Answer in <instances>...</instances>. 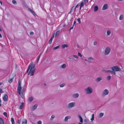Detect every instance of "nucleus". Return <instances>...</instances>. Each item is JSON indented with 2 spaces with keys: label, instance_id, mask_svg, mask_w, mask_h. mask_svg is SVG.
I'll return each mask as SVG.
<instances>
[{
  "label": "nucleus",
  "instance_id": "63",
  "mask_svg": "<svg viewBox=\"0 0 124 124\" xmlns=\"http://www.w3.org/2000/svg\"><path fill=\"white\" fill-rule=\"evenodd\" d=\"M44 85H46V84L45 83H44Z\"/></svg>",
  "mask_w": 124,
  "mask_h": 124
},
{
  "label": "nucleus",
  "instance_id": "12",
  "mask_svg": "<svg viewBox=\"0 0 124 124\" xmlns=\"http://www.w3.org/2000/svg\"><path fill=\"white\" fill-rule=\"evenodd\" d=\"M24 103L23 102H22L20 105L19 108L20 109H22L24 107Z\"/></svg>",
  "mask_w": 124,
  "mask_h": 124
},
{
  "label": "nucleus",
  "instance_id": "25",
  "mask_svg": "<svg viewBox=\"0 0 124 124\" xmlns=\"http://www.w3.org/2000/svg\"><path fill=\"white\" fill-rule=\"evenodd\" d=\"M98 9V8L97 6H95L94 8V11H97Z\"/></svg>",
  "mask_w": 124,
  "mask_h": 124
},
{
  "label": "nucleus",
  "instance_id": "27",
  "mask_svg": "<svg viewBox=\"0 0 124 124\" xmlns=\"http://www.w3.org/2000/svg\"><path fill=\"white\" fill-rule=\"evenodd\" d=\"M84 3L82 1L81 2L80 6V9H81V8L84 6Z\"/></svg>",
  "mask_w": 124,
  "mask_h": 124
},
{
  "label": "nucleus",
  "instance_id": "7",
  "mask_svg": "<svg viewBox=\"0 0 124 124\" xmlns=\"http://www.w3.org/2000/svg\"><path fill=\"white\" fill-rule=\"evenodd\" d=\"M109 93L107 89L103 91V93L102 94V95L103 96H104L108 95Z\"/></svg>",
  "mask_w": 124,
  "mask_h": 124
},
{
  "label": "nucleus",
  "instance_id": "62",
  "mask_svg": "<svg viewBox=\"0 0 124 124\" xmlns=\"http://www.w3.org/2000/svg\"><path fill=\"white\" fill-rule=\"evenodd\" d=\"M1 100L0 99V104L1 103Z\"/></svg>",
  "mask_w": 124,
  "mask_h": 124
},
{
  "label": "nucleus",
  "instance_id": "1",
  "mask_svg": "<svg viewBox=\"0 0 124 124\" xmlns=\"http://www.w3.org/2000/svg\"><path fill=\"white\" fill-rule=\"evenodd\" d=\"M35 66L34 64H31L28 67L27 72L28 73V74L30 75V76H33L34 75L35 72V70H33L35 67Z\"/></svg>",
  "mask_w": 124,
  "mask_h": 124
},
{
  "label": "nucleus",
  "instance_id": "55",
  "mask_svg": "<svg viewBox=\"0 0 124 124\" xmlns=\"http://www.w3.org/2000/svg\"><path fill=\"white\" fill-rule=\"evenodd\" d=\"M2 91V89H1V88H0V93Z\"/></svg>",
  "mask_w": 124,
  "mask_h": 124
},
{
  "label": "nucleus",
  "instance_id": "60",
  "mask_svg": "<svg viewBox=\"0 0 124 124\" xmlns=\"http://www.w3.org/2000/svg\"><path fill=\"white\" fill-rule=\"evenodd\" d=\"M0 4H1V5H2V2H1V1H0Z\"/></svg>",
  "mask_w": 124,
  "mask_h": 124
},
{
  "label": "nucleus",
  "instance_id": "59",
  "mask_svg": "<svg viewBox=\"0 0 124 124\" xmlns=\"http://www.w3.org/2000/svg\"><path fill=\"white\" fill-rule=\"evenodd\" d=\"M3 84L2 83H0V85H1Z\"/></svg>",
  "mask_w": 124,
  "mask_h": 124
},
{
  "label": "nucleus",
  "instance_id": "52",
  "mask_svg": "<svg viewBox=\"0 0 124 124\" xmlns=\"http://www.w3.org/2000/svg\"><path fill=\"white\" fill-rule=\"evenodd\" d=\"M54 35H53L51 37V38H52V39H53V38H54Z\"/></svg>",
  "mask_w": 124,
  "mask_h": 124
},
{
  "label": "nucleus",
  "instance_id": "20",
  "mask_svg": "<svg viewBox=\"0 0 124 124\" xmlns=\"http://www.w3.org/2000/svg\"><path fill=\"white\" fill-rule=\"evenodd\" d=\"M102 79V78L101 77H98L96 79V81L99 82Z\"/></svg>",
  "mask_w": 124,
  "mask_h": 124
},
{
  "label": "nucleus",
  "instance_id": "3",
  "mask_svg": "<svg viewBox=\"0 0 124 124\" xmlns=\"http://www.w3.org/2000/svg\"><path fill=\"white\" fill-rule=\"evenodd\" d=\"M85 91L87 94H91L93 92V89L90 87H88L86 89Z\"/></svg>",
  "mask_w": 124,
  "mask_h": 124
},
{
  "label": "nucleus",
  "instance_id": "54",
  "mask_svg": "<svg viewBox=\"0 0 124 124\" xmlns=\"http://www.w3.org/2000/svg\"><path fill=\"white\" fill-rule=\"evenodd\" d=\"M66 25V24L65 23H64L63 24V27H64V26H65Z\"/></svg>",
  "mask_w": 124,
  "mask_h": 124
},
{
  "label": "nucleus",
  "instance_id": "40",
  "mask_svg": "<svg viewBox=\"0 0 124 124\" xmlns=\"http://www.w3.org/2000/svg\"><path fill=\"white\" fill-rule=\"evenodd\" d=\"M3 115L5 116L6 117H7V113L5 112H4L3 113Z\"/></svg>",
  "mask_w": 124,
  "mask_h": 124
},
{
  "label": "nucleus",
  "instance_id": "13",
  "mask_svg": "<svg viewBox=\"0 0 124 124\" xmlns=\"http://www.w3.org/2000/svg\"><path fill=\"white\" fill-rule=\"evenodd\" d=\"M79 95V94L78 93H76L75 94H73L72 95V96L74 98H77Z\"/></svg>",
  "mask_w": 124,
  "mask_h": 124
},
{
  "label": "nucleus",
  "instance_id": "14",
  "mask_svg": "<svg viewBox=\"0 0 124 124\" xmlns=\"http://www.w3.org/2000/svg\"><path fill=\"white\" fill-rule=\"evenodd\" d=\"M22 124H27V120L26 119H23L22 121Z\"/></svg>",
  "mask_w": 124,
  "mask_h": 124
},
{
  "label": "nucleus",
  "instance_id": "64",
  "mask_svg": "<svg viewBox=\"0 0 124 124\" xmlns=\"http://www.w3.org/2000/svg\"><path fill=\"white\" fill-rule=\"evenodd\" d=\"M78 124H82L81 123H79Z\"/></svg>",
  "mask_w": 124,
  "mask_h": 124
},
{
  "label": "nucleus",
  "instance_id": "6",
  "mask_svg": "<svg viewBox=\"0 0 124 124\" xmlns=\"http://www.w3.org/2000/svg\"><path fill=\"white\" fill-rule=\"evenodd\" d=\"M25 91V89L24 88H23L21 91H20V95L22 98H24V92Z\"/></svg>",
  "mask_w": 124,
  "mask_h": 124
},
{
  "label": "nucleus",
  "instance_id": "33",
  "mask_svg": "<svg viewBox=\"0 0 124 124\" xmlns=\"http://www.w3.org/2000/svg\"><path fill=\"white\" fill-rule=\"evenodd\" d=\"M41 54L39 55V57L37 59V63L39 61V59L40 58V56H41Z\"/></svg>",
  "mask_w": 124,
  "mask_h": 124
},
{
  "label": "nucleus",
  "instance_id": "51",
  "mask_svg": "<svg viewBox=\"0 0 124 124\" xmlns=\"http://www.w3.org/2000/svg\"><path fill=\"white\" fill-rule=\"evenodd\" d=\"M76 23V22L75 21H74V23H73V26H74V25H75V24Z\"/></svg>",
  "mask_w": 124,
  "mask_h": 124
},
{
  "label": "nucleus",
  "instance_id": "28",
  "mask_svg": "<svg viewBox=\"0 0 124 124\" xmlns=\"http://www.w3.org/2000/svg\"><path fill=\"white\" fill-rule=\"evenodd\" d=\"M111 33V31L110 30H108L107 32V34L108 36Z\"/></svg>",
  "mask_w": 124,
  "mask_h": 124
},
{
  "label": "nucleus",
  "instance_id": "48",
  "mask_svg": "<svg viewBox=\"0 0 124 124\" xmlns=\"http://www.w3.org/2000/svg\"><path fill=\"white\" fill-rule=\"evenodd\" d=\"M28 10L29 11H30V12H31V11L32 10L30 8H28Z\"/></svg>",
  "mask_w": 124,
  "mask_h": 124
},
{
  "label": "nucleus",
  "instance_id": "15",
  "mask_svg": "<svg viewBox=\"0 0 124 124\" xmlns=\"http://www.w3.org/2000/svg\"><path fill=\"white\" fill-rule=\"evenodd\" d=\"M71 117L70 116H66L64 120L65 121H67L68 120V119H70V118Z\"/></svg>",
  "mask_w": 124,
  "mask_h": 124
},
{
  "label": "nucleus",
  "instance_id": "37",
  "mask_svg": "<svg viewBox=\"0 0 124 124\" xmlns=\"http://www.w3.org/2000/svg\"><path fill=\"white\" fill-rule=\"evenodd\" d=\"M12 2L15 5H16L17 4V3L15 0H12Z\"/></svg>",
  "mask_w": 124,
  "mask_h": 124
},
{
  "label": "nucleus",
  "instance_id": "18",
  "mask_svg": "<svg viewBox=\"0 0 124 124\" xmlns=\"http://www.w3.org/2000/svg\"><path fill=\"white\" fill-rule=\"evenodd\" d=\"M78 116L80 119V122L81 123H83V119L81 116L80 115H78Z\"/></svg>",
  "mask_w": 124,
  "mask_h": 124
},
{
  "label": "nucleus",
  "instance_id": "57",
  "mask_svg": "<svg viewBox=\"0 0 124 124\" xmlns=\"http://www.w3.org/2000/svg\"><path fill=\"white\" fill-rule=\"evenodd\" d=\"M73 26L72 27H71L70 28V29L71 30V29H73Z\"/></svg>",
  "mask_w": 124,
  "mask_h": 124
},
{
  "label": "nucleus",
  "instance_id": "23",
  "mask_svg": "<svg viewBox=\"0 0 124 124\" xmlns=\"http://www.w3.org/2000/svg\"><path fill=\"white\" fill-rule=\"evenodd\" d=\"M13 78H12L10 79L8 81V83H11L13 81Z\"/></svg>",
  "mask_w": 124,
  "mask_h": 124
},
{
  "label": "nucleus",
  "instance_id": "29",
  "mask_svg": "<svg viewBox=\"0 0 124 124\" xmlns=\"http://www.w3.org/2000/svg\"><path fill=\"white\" fill-rule=\"evenodd\" d=\"M60 47V45H58L57 46L53 48V49L55 50L58 48Z\"/></svg>",
  "mask_w": 124,
  "mask_h": 124
},
{
  "label": "nucleus",
  "instance_id": "50",
  "mask_svg": "<svg viewBox=\"0 0 124 124\" xmlns=\"http://www.w3.org/2000/svg\"><path fill=\"white\" fill-rule=\"evenodd\" d=\"M22 3L23 5H25V3L24 1H23L22 2Z\"/></svg>",
  "mask_w": 124,
  "mask_h": 124
},
{
  "label": "nucleus",
  "instance_id": "31",
  "mask_svg": "<svg viewBox=\"0 0 124 124\" xmlns=\"http://www.w3.org/2000/svg\"><path fill=\"white\" fill-rule=\"evenodd\" d=\"M82 1L84 2L85 4L86 3H87L88 2V0H83Z\"/></svg>",
  "mask_w": 124,
  "mask_h": 124
},
{
  "label": "nucleus",
  "instance_id": "41",
  "mask_svg": "<svg viewBox=\"0 0 124 124\" xmlns=\"http://www.w3.org/2000/svg\"><path fill=\"white\" fill-rule=\"evenodd\" d=\"M55 117V116L54 115H52L51 116V119H53Z\"/></svg>",
  "mask_w": 124,
  "mask_h": 124
},
{
  "label": "nucleus",
  "instance_id": "46",
  "mask_svg": "<svg viewBox=\"0 0 124 124\" xmlns=\"http://www.w3.org/2000/svg\"><path fill=\"white\" fill-rule=\"evenodd\" d=\"M97 44V42L96 41H95L93 42V45H96Z\"/></svg>",
  "mask_w": 124,
  "mask_h": 124
},
{
  "label": "nucleus",
  "instance_id": "42",
  "mask_svg": "<svg viewBox=\"0 0 124 124\" xmlns=\"http://www.w3.org/2000/svg\"><path fill=\"white\" fill-rule=\"evenodd\" d=\"M78 55L81 57H82V54L80 53H78Z\"/></svg>",
  "mask_w": 124,
  "mask_h": 124
},
{
  "label": "nucleus",
  "instance_id": "56",
  "mask_svg": "<svg viewBox=\"0 0 124 124\" xmlns=\"http://www.w3.org/2000/svg\"><path fill=\"white\" fill-rule=\"evenodd\" d=\"M78 4H77L76 6L75 7V8H77V7L78 6Z\"/></svg>",
  "mask_w": 124,
  "mask_h": 124
},
{
  "label": "nucleus",
  "instance_id": "11",
  "mask_svg": "<svg viewBox=\"0 0 124 124\" xmlns=\"http://www.w3.org/2000/svg\"><path fill=\"white\" fill-rule=\"evenodd\" d=\"M106 72H110L111 74H113L114 75H115L116 74L115 72L114 71H111L110 70H108L106 71Z\"/></svg>",
  "mask_w": 124,
  "mask_h": 124
},
{
  "label": "nucleus",
  "instance_id": "2",
  "mask_svg": "<svg viewBox=\"0 0 124 124\" xmlns=\"http://www.w3.org/2000/svg\"><path fill=\"white\" fill-rule=\"evenodd\" d=\"M111 69L113 71H120L121 70L117 66H114L111 68Z\"/></svg>",
  "mask_w": 124,
  "mask_h": 124
},
{
  "label": "nucleus",
  "instance_id": "30",
  "mask_svg": "<svg viewBox=\"0 0 124 124\" xmlns=\"http://www.w3.org/2000/svg\"><path fill=\"white\" fill-rule=\"evenodd\" d=\"M123 17H124V16H123V15H121L119 17V20H122L123 18Z\"/></svg>",
  "mask_w": 124,
  "mask_h": 124
},
{
  "label": "nucleus",
  "instance_id": "8",
  "mask_svg": "<svg viewBox=\"0 0 124 124\" xmlns=\"http://www.w3.org/2000/svg\"><path fill=\"white\" fill-rule=\"evenodd\" d=\"M75 105V103L74 102H71L68 105V107L69 108H71Z\"/></svg>",
  "mask_w": 124,
  "mask_h": 124
},
{
  "label": "nucleus",
  "instance_id": "26",
  "mask_svg": "<svg viewBox=\"0 0 124 124\" xmlns=\"http://www.w3.org/2000/svg\"><path fill=\"white\" fill-rule=\"evenodd\" d=\"M66 64H64L62 65L61 67L62 68H66Z\"/></svg>",
  "mask_w": 124,
  "mask_h": 124
},
{
  "label": "nucleus",
  "instance_id": "49",
  "mask_svg": "<svg viewBox=\"0 0 124 124\" xmlns=\"http://www.w3.org/2000/svg\"><path fill=\"white\" fill-rule=\"evenodd\" d=\"M34 34V33L33 32H31L30 33V35H33Z\"/></svg>",
  "mask_w": 124,
  "mask_h": 124
},
{
  "label": "nucleus",
  "instance_id": "53",
  "mask_svg": "<svg viewBox=\"0 0 124 124\" xmlns=\"http://www.w3.org/2000/svg\"><path fill=\"white\" fill-rule=\"evenodd\" d=\"M94 120V117H93L92 118H91V121H93V120Z\"/></svg>",
  "mask_w": 124,
  "mask_h": 124
},
{
  "label": "nucleus",
  "instance_id": "43",
  "mask_svg": "<svg viewBox=\"0 0 124 124\" xmlns=\"http://www.w3.org/2000/svg\"><path fill=\"white\" fill-rule=\"evenodd\" d=\"M31 12L33 15L35 14V13L33 10H32Z\"/></svg>",
  "mask_w": 124,
  "mask_h": 124
},
{
  "label": "nucleus",
  "instance_id": "61",
  "mask_svg": "<svg viewBox=\"0 0 124 124\" xmlns=\"http://www.w3.org/2000/svg\"><path fill=\"white\" fill-rule=\"evenodd\" d=\"M92 117H94V114H93L92 115Z\"/></svg>",
  "mask_w": 124,
  "mask_h": 124
},
{
  "label": "nucleus",
  "instance_id": "24",
  "mask_svg": "<svg viewBox=\"0 0 124 124\" xmlns=\"http://www.w3.org/2000/svg\"><path fill=\"white\" fill-rule=\"evenodd\" d=\"M11 121L12 123V124H15L14 119L13 118H11Z\"/></svg>",
  "mask_w": 124,
  "mask_h": 124
},
{
  "label": "nucleus",
  "instance_id": "9",
  "mask_svg": "<svg viewBox=\"0 0 124 124\" xmlns=\"http://www.w3.org/2000/svg\"><path fill=\"white\" fill-rule=\"evenodd\" d=\"M3 100L4 101H7L8 100V96L6 94H4L3 97Z\"/></svg>",
  "mask_w": 124,
  "mask_h": 124
},
{
  "label": "nucleus",
  "instance_id": "5",
  "mask_svg": "<svg viewBox=\"0 0 124 124\" xmlns=\"http://www.w3.org/2000/svg\"><path fill=\"white\" fill-rule=\"evenodd\" d=\"M110 49L108 47H107L105 50L104 54L105 55L108 54L110 51Z\"/></svg>",
  "mask_w": 124,
  "mask_h": 124
},
{
  "label": "nucleus",
  "instance_id": "32",
  "mask_svg": "<svg viewBox=\"0 0 124 124\" xmlns=\"http://www.w3.org/2000/svg\"><path fill=\"white\" fill-rule=\"evenodd\" d=\"M59 32H60L59 31H57L56 33V34H55V37L57 36L59 34Z\"/></svg>",
  "mask_w": 124,
  "mask_h": 124
},
{
  "label": "nucleus",
  "instance_id": "16",
  "mask_svg": "<svg viewBox=\"0 0 124 124\" xmlns=\"http://www.w3.org/2000/svg\"><path fill=\"white\" fill-rule=\"evenodd\" d=\"M88 61L90 62H91L93 60V59L92 57H90L88 58Z\"/></svg>",
  "mask_w": 124,
  "mask_h": 124
},
{
  "label": "nucleus",
  "instance_id": "39",
  "mask_svg": "<svg viewBox=\"0 0 124 124\" xmlns=\"http://www.w3.org/2000/svg\"><path fill=\"white\" fill-rule=\"evenodd\" d=\"M65 84L64 83H63L61 85H60V86L61 87H64L65 86Z\"/></svg>",
  "mask_w": 124,
  "mask_h": 124
},
{
  "label": "nucleus",
  "instance_id": "10",
  "mask_svg": "<svg viewBox=\"0 0 124 124\" xmlns=\"http://www.w3.org/2000/svg\"><path fill=\"white\" fill-rule=\"evenodd\" d=\"M108 8V6L107 4H104L102 8L103 10H104L107 9Z\"/></svg>",
  "mask_w": 124,
  "mask_h": 124
},
{
  "label": "nucleus",
  "instance_id": "34",
  "mask_svg": "<svg viewBox=\"0 0 124 124\" xmlns=\"http://www.w3.org/2000/svg\"><path fill=\"white\" fill-rule=\"evenodd\" d=\"M53 39L52 38H50V39L49 41V44H51Z\"/></svg>",
  "mask_w": 124,
  "mask_h": 124
},
{
  "label": "nucleus",
  "instance_id": "22",
  "mask_svg": "<svg viewBox=\"0 0 124 124\" xmlns=\"http://www.w3.org/2000/svg\"><path fill=\"white\" fill-rule=\"evenodd\" d=\"M68 45L65 44L62 45V47L63 48H64L65 47H68Z\"/></svg>",
  "mask_w": 124,
  "mask_h": 124
},
{
  "label": "nucleus",
  "instance_id": "38",
  "mask_svg": "<svg viewBox=\"0 0 124 124\" xmlns=\"http://www.w3.org/2000/svg\"><path fill=\"white\" fill-rule=\"evenodd\" d=\"M77 21H78V23L79 24H80V23L81 21H80V19L79 18H78V19H77Z\"/></svg>",
  "mask_w": 124,
  "mask_h": 124
},
{
  "label": "nucleus",
  "instance_id": "4",
  "mask_svg": "<svg viewBox=\"0 0 124 124\" xmlns=\"http://www.w3.org/2000/svg\"><path fill=\"white\" fill-rule=\"evenodd\" d=\"M21 81L19 80L18 81V92L19 94H20V91L22 89V87L21 86Z\"/></svg>",
  "mask_w": 124,
  "mask_h": 124
},
{
  "label": "nucleus",
  "instance_id": "36",
  "mask_svg": "<svg viewBox=\"0 0 124 124\" xmlns=\"http://www.w3.org/2000/svg\"><path fill=\"white\" fill-rule=\"evenodd\" d=\"M111 78V77L110 76H108L107 78V79L108 80H110Z\"/></svg>",
  "mask_w": 124,
  "mask_h": 124
},
{
  "label": "nucleus",
  "instance_id": "58",
  "mask_svg": "<svg viewBox=\"0 0 124 124\" xmlns=\"http://www.w3.org/2000/svg\"><path fill=\"white\" fill-rule=\"evenodd\" d=\"M2 37V36H1V34H0V38H1Z\"/></svg>",
  "mask_w": 124,
  "mask_h": 124
},
{
  "label": "nucleus",
  "instance_id": "19",
  "mask_svg": "<svg viewBox=\"0 0 124 124\" xmlns=\"http://www.w3.org/2000/svg\"><path fill=\"white\" fill-rule=\"evenodd\" d=\"M0 124H4L3 119L0 117Z\"/></svg>",
  "mask_w": 124,
  "mask_h": 124
},
{
  "label": "nucleus",
  "instance_id": "35",
  "mask_svg": "<svg viewBox=\"0 0 124 124\" xmlns=\"http://www.w3.org/2000/svg\"><path fill=\"white\" fill-rule=\"evenodd\" d=\"M103 115L104 114L103 113H101L99 115V117H101L103 116Z\"/></svg>",
  "mask_w": 124,
  "mask_h": 124
},
{
  "label": "nucleus",
  "instance_id": "47",
  "mask_svg": "<svg viewBox=\"0 0 124 124\" xmlns=\"http://www.w3.org/2000/svg\"><path fill=\"white\" fill-rule=\"evenodd\" d=\"M73 56L74 57L77 59L78 58V56L77 55H73Z\"/></svg>",
  "mask_w": 124,
  "mask_h": 124
},
{
  "label": "nucleus",
  "instance_id": "45",
  "mask_svg": "<svg viewBox=\"0 0 124 124\" xmlns=\"http://www.w3.org/2000/svg\"><path fill=\"white\" fill-rule=\"evenodd\" d=\"M21 120H17V123L18 124H20V123H21Z\"/></svg>",
  "mask_w": 124,
  "mask_h": 124
},
{
  "label": "nucleus",
  "instance_id": "21",
  "mask_svg": "<svg viewBox=\"0 0 124 124\" xmlns=\"http://www.w3.org/2000/svg\"><path fill=\"white\" fill-rule=\"evenodd\" d=\"M33 100V98L32 97L29 98L28 99V100L30 102H31Z\"/></svg>",
  "mask_w": 124,
  "mask_h": 124
},
{
  "label": "nucleus",
  "instance_id": "17",
  "mask_svg": "<svg viewBox=\"0 0 124 124\" xmlns=\"http://www.w3.org/2000/svg\"><path fill=\"white\" fill-rule=\"evenodd\" d=\"M38 105L37 104H35L33 105L32 107V109L33 110H35L37 107Z\"/></svg>",
  "mask_w": 124,
  "mask_h": 124
},
{
  "label": "nucleus",
  "instance_id": "44",
  "mask_svg": "<svg viewBox=\"0 0 124 124\" xmlns=\"http://www.w3.org/2000/svg\"><path fill=\"white\" fill-rule=\"evenodd\" d=\"M42 123V122L41 121H38L37 123V124H41Z\"/></svg>",
  "mask_w": 124,
  "mask_h": 124
}]
</instances>
